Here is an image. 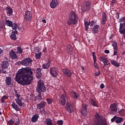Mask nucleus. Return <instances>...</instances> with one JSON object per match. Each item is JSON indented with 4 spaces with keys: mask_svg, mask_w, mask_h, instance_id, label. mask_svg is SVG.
Listing matches in <instances>:
<instances>
[{
    "mask_svg": "<svg viewBox=\"0 0 125 125\" xmlns=\"http://www.w3.org/2000/svg\"><path fill=\"white\" fill-rule=\"evenodd\" d=\"M15 101L17 104H18L20 107H22V106H23V104H24V103L22 102V101H21L20 99H15Z\"/></svg>",
    "mask_w": 125,
    "mask_h": 125,
    "instance_id": "obj_34",
    "label": "nucleus"
},
{
    "mask_svg": "<svg viewBox=\"0 0 125 125\" xmlns=\"http://www.w3.org/2000/svg\"><path fill=\"white\" fill-rule=\"evenodd\" d=\"M38 95L35 97V101H42V93H38Z\"/></svg>",
    "mask_w": 125,
    "mask_h": 125,
    "instance_id": "obj_28",
    "label": "nucleus"
},
{
    "mask_svg": "<svg viewBox=\"0 0 125 125\" xmlns=\"http://www.w3.org/2000/svg\"><path fill=\"white\" fill-rule=\"evenodd\" d=\"M6 26L8 27H12L13 26V22L12 21H9V20H6Z\"/></svg>",
    "mask_w": 125,
    "mask_h": 125,
    "instance_id": "obj_35",
    "label": "nucleus"
},
{
    "mask_svg": "<svg viewBox=\"0 0 125 125\" xmlns=\"http://www.w3.org/2000/svg\"><path fill=\"white\" fill-rule=\"evenodd\" d=\"M69 94L72 98H73V99H75L76 100L80 97V94L79 93H77L73 90L69 92Z\"/></svg>",
    "mask_w": 125,
    "mask_h": 125,
    "instance_id": "obj_16",
    "label": "nucleus"
},
{
    "mask_svg": "<svg viewBox=\"0 0 125 125\" xmlns=\"http://www.w3.org/2000/svg\"><path fill=\"white\" fill-rule=\"evenodd\" d=\"M58 4H59V2H58V0H52L50 3V6L51 8L54 9V8H55V7H57V6H58Z\"/></svg>",
    "mask_w": 125,
    "mask_h": 125,
    "instance_id": "obj_18",
    "label": "nucleus"
},
{
    "mask_svg": "<svg viewBox=\"0 0 125 125\" xmlns=\"http://www.w3.org/2000/svg\"><path fill=\"white\" fill-rule=\"evenodd\" d=\"M1 73L2 72V74H6V70H4L3 69H0Z\"/></svg>",
    "mask_w": 125,
    "mask_h": 125,
    "instance_id": "obj_53",
    "label": "nucleus"
},
{
    "mask_svg": "<svg viewBox=\"0 0 125 125\" xmlns=\"http://www.w3.org/2000/svg\"><path fill=\"white\" fill-rule=\"evenodd\" d=\"M46 101H47L48 104H52V102H53V99L47 98V99H46Z\"/></svg>",
    "mask_w": 125,
    "mask_h": 125,
    "instance_id": "obj_43",
    "label": "nucleus"
},
{
    "mask_svg": "<svg viewBox=\"0 0 125 125\" xmlns=\"http://www.w3.org/2000/svg\"><path fill=\"white\" fill-rule=\"evenodd\" d=\"M100 61L103 62L104 64V63H108V59L104 57L101 56L100 57Z\"/></svg>",
    "mask_w": 125,
    "mask_h": 125,
    "instance_id": "obj_33",
    "label": "nucleus"
},
{
    "mask_svg": "<svg viewBox=\"0 0 125 125\" xmlns=\"http://www.w3.org/2000/svg\"><path fill=\"white\" fill-rule=\"evenodd\" d=\"M120 22L123 23H120L119 27V33L120 34H123L125 35V17L121 18L119 20Z\"/></svg>",
    "mask_w": 125,
    "mask_h": 125,
    "instance_id": "obj_6",
    "label": "nucleus"
},
{
    "mask_svg": "<svg viewBox=\"0 0 125 125\" xmlns=\"http://www.w3.org/2000/svg\"><path fill=\"white\" fill-rule=\"evenodd\" d=\"M94 67L95 68V69H97V70H99V66H98V63L96 62H94Z\"/></svg>",
    "mask_w": 125,
    "mask_h": 125,
    "instance_id": "obj_45",
    "label": "nucleus"
},
{
    "mask_svg": "<svg viewBox=\"0 0 125 125\" xmlns=\"http://www.w3.org/2000/svg\"><path fill=\"white\" fill-rule=\"evenodd\" d=\"M72 49H73V47L70 44H68L66 46V51L67 52H71Z\"/></svg>",
    "mask_w": 125,
    "mask_h": 125,
    "instance_id": "obj_37",
    "label": "nucleus"
},
{
    "mask_svg": "<svg viewBox=\"0 0 125 125\" xmlns=\"http://www.w3.org/2000/svg\"><path fill=\"white\" fill-rule=\"evenodd\" d=\"M99 29V25H95L92 30V33L93 34H97V33H98Z\"/></svg>",
    "mask_w": 125,
    "mask_h": 125,
    "instance_id": "obj_30",
    "label": "nucleus"
},
{
    "mask_svg": "<svg viewBox=\"0 0 125 125\" xmlns=\"http://www.w3.org/2000/svg\"><path fill=\"white\" fill-rule=\"evenodd\" d=\"M17 33H18V32L17 31H16V30H15V31H13V32H12V34H17Z\"/></svg>",
    "mask_w": 125,
    "mask_h": 125,
    "instance_id": "obj_61",
    "label": "nucleus"
},
{
    "mask_svg": "<svg viewBox=\"0 0 125 125\" xmlns=\"http://www.w3.org/2000/svg\"><path fill=\"white\" fill-rule=\"evenodd\" d=\"M12 80L11 79V77H6L5 83L7 85H10L11 84V82Z\"/></svg>",
    "mask_w": 125,
    "mask_h": 125,
    "instance_id": "obj_31",
    "label": "nucleus"
},
{
    "mask_svg": "<svg viewBox=\"0 0 125 125\" xmlns=\"http://www.w3.org/2000/svg\"><path fill=\"white\" fill-rule=\"evenodd\" d=\"M104 87H105V85H104V84L102 83L100 85V88L101 89H103V88H104Z\"/></svg>",
    "mask_w": 125,
    "mask_h": 125,
    "instance_id": "obj_52",
    "label": "nucleus"
},
{
    "mask_svg": "<svg viewBox=\"0 0 125 125\" xmlns=\"http://www.w3.org/2000/svg\"><path fill=\"white\" fill-rule=\"evenodd\" d=\"M111 121L112 123L115 122L116 124H121L122 122H123L124 118L115 116L112 119H111Z\"/></svg>",
    "mask_w": 125,
    "mask_h": 125,
    "instance_id": "obj_14",
    "label": "nucleus"
},
{
    "mask_svg": "<svg viewBox=\"0 0 125 125\" xmlns=\"http://www.w3.org/2000/svg\"><path fill=\"white\" fill-rule=\"evenodd\" d=\"M92 5V3L90 0L84 1L82 6V10L83 12H85V11L90 10Z\"/></svg>",
    "mask_w": 125,
    "mask_h": 125,
    "instance_id": "obj_5",
    "label": "nucleus"
},
{
    "mask_svg": "<svg viewBox=\"0 0 125 125\" xmlns=\"http://www.w3.org/2000/svg\"><path fill=\"white\" fill-rule=\"evenodd\" d=\"M9 55L12 60H15V59H18V56H17L16 53L13 50H11L10 51Z\"/></svg>",
    "mask_w": 125,
    "mask_h": 125,
    "instance_id": "obj_17",
    "label": "nucleus"
},
{
    "mask_svg": "<svg viewBox=\"0 0 125 125\" xmlns=\"http://www.w3.org/2000/svg\"><path fill=\"white\" fill-rule=\"evenodd\" d=\"M90 25H91V26H94V21H92L91 22H90Z\"/></svg>",
    "mask_w": 125,
    "mask_h": 125,
    "instance_id": "obj_59",
    "label": "nucleus"
},
{
    "mask_svg": "<svg viewBox=\"0 0 125 125\" xmlns=\"http://www.w3.org/2000/svg\"><path fill=\"white\" fill-rule=\"evenodd\" d=\"M104 66H103V68H104L105 66H108V65H110V63H104Z\"/></svg>",
    "mask_w": 125,
    "mask_h": 125,
    "instance_id": "obj_60",
    "label": "nucleus"
},
{
    "mask_svg": "<svg viewBox=\"0 0 125 125\" xmlns=\"http://www.w3.org/2000/svg\"><path fill=\"white\" fill-rule=\"evenodd\" d=\"M33 16L32 15V13L30 11H25V15H24V20L26 22H31L32 21V18Z\"/></svg>",
    "mask_w": 125,
    "mask_h": 125,
    "instance_id": "obj_9",
    "label": "nucleus"
},
{
    "mask_svg": "<svg viewBox=\"0 0 125 125\" xmlns=\"http://www.w3.org/2000/svg\"><path fill=\"white\" fill-rule=\"evenodd\" d=\"M9 66V62L8 61H3L1 63L0 67L2 69H7Z\"/></svg>",
    "mask_w": 125,
    "mask_h": 125,
    "instance_id": "obj_20",
    "label": "nucleus"
},
{
    "mask_svg": "<svg viewBox=\"0 0 125 125\" xmlns=\"http://www.w3.org/2000/svg\"><path fill=\"white\" fill-rule=\"evenodd\" d=\"M17 51L20 54H22V53L23 52V51L22 50V49H21V47L18 46L17 48Z\"/></svg>",
    "mask_w": 125,
    "mask_h": 125,
    "instance_id": "obj_46",
    "label": "nucleus"
},
{
    "mask_svg": "<svg viewBox=\"0 0 125 125\" xmlns=\"http://www.w3.org/2000/svg\"><path fill=\"white\" fill-rule=\"evenodd\" d=\"M79 21V16L76 12L74 11H71L69 12V14L68 16V19L67 21V23L69 26L71 25H76V24H78V22Z\"/></svg>",
    "mask_w": 125,
    "mask_h": 125,
    "instance_id": "obj_2",
    "label": "nucleus"
},
{
    "mask_svg": "<svg viewBox=\"0 0 125 125\" xmlns=\"http://www.w3.org/2000/svg\"><path fill=\"white\" fill-rule=\"evenodd\" d=\"M89 102L90 104L94 107H97L98 108L99 105H98V102L95 101L93 99L90 98L89 99Z\"/></svg>",
    "mask_w": 125,
    "mask_h": 125,
    "instance_id": "obj_22",
    "label": "nucleus"
},
{
    "mask_svg": "<svg viewBox=\"0 0 125 125\" xmlns=\"http://www.w3.org/2000/svg\"><path fill=\"white\" fill-rule=\"evenodd\" d=\"M98 70V72L96 71L95 72V77H98V76H100V74H101V72H100V70L99 69Z\"/></svg>",
    "mask_w": 125,
    "mask_h": 125,
    "instance_id": "obj_47",
    "label": "nucleus"
},
{
    "mask_svg": "<svg viewBox=\"0 0 125 125\" xmlns=\"http://www.w3.org/2000/svg\"><path fill=\"white\" fill-rule=\"evenodd\" d=\"M33 77V71L29 67L22 68L19 69L16 75L15 80L20 84L28 85L31 84Z\"/></svg>",
    "mask_w": 125,
    "mask_h": 125,
    "instance_id": "obj_1",
    "label": "nucleus"
},
{
    "mask_svg": "<svg viewBox=\"0 0 125 125\" xmlns=\"http://www.w3.org/2000/svg\"><path fill=\"white\" fill-rule=\"evenodd\" d=\"M16 125H20V121H19V119L18 120V121L15 123Z\"/></svg>",
    "mask_w": 125,
    "mask_h": 125,
    "instance_id": "obj_55",
    "label": "nucleus"
},
{
    "mask_svg": "<svg viewBox=\"0 0 125 125\" xmlns=\"http://www.w3.org/2000/svg\"><path fill=\"white\" fill-rule=\"evenodd\" d=\"M15 96H16L17 98H18L17 99H19L20 98V95L19 94H15Z\"/></svg>",
    "mask_w": 125,
    "mask_h": 125,
    "instance_id": "obj_58",
    "label": "nucleus"
},
{
    "mask_svg": "<svg viewBox=\"0 0 125 125\" xmlns=\"http://www.w3.org/2000/svg\"><path fill=\"white\" fill-rule=\"evenodd\" d=\"M10 38L12 41H16V40H17L16 35L13 33L10 36Z\"/></svg>",
    "mask_w": 125,
    "mask_h": 125,
    "instance_id": "obj_39",
    "label": "nucleus"
},
{
    "mask_svg": "<svg viewBox=\"0 0 125 125\" xmlns=\"http://www.w3.org/2000/svg\"><path fill=\"white\" fill-rule=\"evenodd\" d=\"M50 64H51V62L48 60V62L45 63H43L42 65V68L44 69H49V67H50Z\"/></svg>",
    "mask_w": 125,
    "mask_h": 125,
    "instance_id": "obj_25",
    "label": "nucleus"
},
{
    "mask_svg": "<svg viewBox=\"0 0 125 125\" xmlns=\"http://www.w3.org/2000/svg\"><path fill=\"white\" fill-rule=\"evenodd\" d=\"M11 106L12 108H13V109H14L17 112L20 111V108H19V106H18L16 103H13Z\"/></svg>",
    "mask_w": 125,
    "mask_h": 125,
    "instance_id": "obj_29",
    "label": "nucleus"
},
{
    "mask_svg": "<svg viewBox=\"0 0 125 125\" xmlns=\"http://www.w3.org/2000/svg\"><path fill=\"white\" fill-rule=\"evenodd\" d=\"M42 68L39 67L36 69V77L37 79L42 78Z\"/></svg>",
    "mask_w": 125,
    "mask_h": 125,
    "instance_id": "obj_21",
    "label": "nucleus"
},
{
    "mask_svg": "<svg viewBox=\"0 0 125 125\" xmlns=\"http://www.w3.org/2000/svg\"><path fill=\"white\" fill-rule=\"evenodd\" d=\"M65 109L68 113H73L74 112V107L70 103H67Z\"/></svg>",
    "mask_w": 125,
    "mask_h": 125,
    "instance_id": "obj_15",
    "label": "nucleus"
},
{
    "mask_svg": "<svg viewBox=\"0 0 125 125\" xmlns=\"http://www.w3.org/2000/svg\"><path fill=\"white\" fill-rule=\"evenodd\" d=\"M81 114L83 117H87V105L86 104H82Z\"/></svg>",
    "mask_w": 125,
    "mask_h": 125,
    "instance_id": "obj_10",
    "label": "nucleus"
},
{
    "mask_svg": "<svg viewBox=\"0 0 125 125\" xmlns=\"http://www.w3.org/2000/svg\"><path fill=\"white\" fill-rule=\"evenodd\" d=\"M110 63H111V64L113 65V66H115V67H117V68H119V67H120V63H119L118 62L114 60H111Z\"/></svg>",
    "mask_w": 125,
    "mask_h": 125,
    "instance_id": "obj_32",
    "label": "nucleus"
},
{
    "mask_svg": "<svg viewBox=\"0 0 125 125\" xmlns=\"http://www.w3.org/2000/svg\"><path fill=\"white\" fill-rule=\"evenodd\" d=\"M39 118H40L39 114H35L31 118V122H32V123H36L38 122Z\"/></svg>",
    "mask_w": 125,
    "mask_h": 125,
    "instance_id": "obj_27",
    "label": "nucleus"
},
{
    "mask_svg": "<svg viewBox=\"0 0 125 125\" xmlns=\"http://www.w3.org/2000/svg\"><path fill=\"white\" fill-rule=\"evenodd\" d=\"M17 64H18V65H20L21 64V65H23V63L22 62V61H19V62H17Z\"/></svg>",
    "mask_w": 125,
    "mask_h": 125,
    "instance_id": "obj_56",
    "label": "nucleus"
},
{
    "mask_svg": "<svg viewBox=\"0 0 125 125\" xmlns=\"http://www.w3.org/2000/svg\"><path fill=\"white\" fill-rule=\"evenodd\" d=\"M104 53H106V54H109V53H110V51L109 50H104Z\"/></svg>",
    "mask_w": 125,
    "mask_h": 125,
    "instance_id": "obj_57",
    "label": "nucleus"
},
{
    "mask_svg": "<svg viewBox=\"0 0 125 125\" xmlns=\"http://www.w3.org/2000/svg\"><path fill=\"white\" fill-rule=\"evenodd\" d=\"M46 52V48H44L43 49V52Z\"/></svg>",
    "mask_w": 125,
    "mask_h": 125,
    "instance_id": "obj_64",
    "label": "nucleus"
},
{
    "mask_svg": "<svg viewBox=\"0 0 125 125\" xmlns=\"http://www.w3.org/2000/svg\"><path fill=\"white\" fill-rule=\"evenodd\" d=\"M46 105V102L44 101H42L40 103L38 104L37 109H38V110H41V109H42V108H44Z\"/></svg>",
    "mask_w": 125,
    "mask_h": 125,
    "instance_id": "obj_23",
    "label": "nucleus"
},
{
    "mask_svg": "<svg viewBox=\"0 0 125 125\" xmlns=\"http://www.w3.org/2000/svg\"><path fill=\"white\" fill-rule=\"evenodd\" d=\"M115 18H116V19H120V14L119 13L117 14Z\"/></svg>",
    "mask_w": 125,
    "mask_h": 125,
    "instance_id": "obj_54",
    "label": "nucleus"
},
{
    "mask_svg": "<svg viewBox=\"0 0 125 125\" xmlns=\"http://www.w3.org/2000/svg\"><path fill=\"white\" fill-rule=\"evenodd\" d=\"M45 124L47 125H53V123H52V120H51L50 118L46 119Z\"/></svg>",
    "mask_w": 125,
    "mask_h": 125,
    "instance_id": "obj_36",
    "label": "nucleus"
},
{
    "mask_svg": "<svg viewBox=\"0 0 125 125\" xmlns=\"http://www.w3.org/2000/svg\"><path fill=\"white\" fill-rule=\"evenodd\" d=\"M6 13L8 16H11L12 13H13V11L10 7H7L5 9Z\"/></svg>",
    "mask_w": 125,
    "mask_h": 125,
    "instance_id": "obj_26",
    "label": "nucleus"
},
{
    "mask_svg": "<svg viewBox=\"0 0 125 125\" xmlns=\"http://www.w3.org/2000/svg\"><path fill=\"white\" fill-rule=\"evenodd\" d=\"M109 110L111 114L116 115L118 112V105H117L116 103L111 104L110 105Z\"/></svg>",
    "mask_w": 125,
    "mask_h": 125,
    "instance_id": "obj_8",
    "label": "nucleus"
},
{
    "mask_svg": "<svg viewBox=\"0 0 125 125\" xmlns=\"http://www.w3.org/2000/svg\"><path fill=\"white\" fill-rule=\"evenodd\" d=\"M112 46L113 47V56H115L118 54V50L119 49V47H118V42L116 41H114Z\"/></svg>",
    "mask_w": 125,
    "mask_h": 125,
    "instance_id": "obj_12",
    "label": "nucleus"
},
{
    "mask_svg": "<svg viewBox=\"0 0 125 125\" xmlns=\"http://www.w3.org/2000/svg\"><path fill=\"white\" fill-rule=\"evenodd\" d=\"M32 62H33V60L31 58H26L22 61V65L25 67H28Z\"/></svg>",
    "mask_w": 125,
    "mask_h": 125,
    "instance_id": "obj_13",
    "label": "nucleus"
},
{
    "mask_svg": "<svg viewBox=\"0 0 125 125\" xmlns=\"http://www.w3.org/2000/svg\"><path fill=\"white\" fill-rule=\"evenodd\" d=\"M6 99H8V96H7V95L3 96L1 99V102H2V103H5L4 100Z\"/></svg>",
    "mask_w": 125,
    "mask_h": 125,
    "instance_id": "obj_41",
    "label": "nucleus"
},
{
    "mask_svg": "<svg viewBox=\"0 0 125 125\" xmlns=\"http://www.w3.org/2000/svg\"><path fill=\"white\" fill-rule=\"evenodd\" d=\"M118 113H119L121 116H125V109H122L120 110L119 111H118Z\"/></svg>",
    "mask_w": 125,
    "mask_h": 125,
    "instance_id": "obj_42",
    "label": "nucleus"
},
{
    "mask_svg": "<svg viewBox=\"0 0 125 125\" xmlns=\"http://www.w3.org/2000/svg\"><path fill=\"white\" fill-rule=\"evenodd\" d=\"M107 21V15L106 13L103 12V16L102 17V25H105L106 21Z\"/></svg>",
    "mask_w": 125,
    "mask_h": 125,
    "instance_id": "obj_24",
    "label": "nucleus"
},
{
    "mask_svg": "<svg viewBox=\"0 0 125 125\" xmlns=\"http://www.w3.org/2000/svg\"><path fill=\"white\" fill-rule=\"evenodd\" d=\"M84 24L85 25V31H87V30H88L89 26L90 25V22H88L87 21H85Z\"/></svg>",
    "mask_w": 125,
    "mask_h": 125,
    "instance_id": "obj_38",
    "label": "nucleus"
},
{
    "mask_svg": "<svg viewBox=\"0 0 125 125\" xmlns=\"http://www.w3.org/2000/svg\"><path fill=\"white\" fill-rule=\"evenodd\" d=\"M50 75L52 78H57V76H58V68L55 66L50 68Z\"/></svg>",
    "mask_w": 125,
    "mask_h": 125,
    "instance_id": "obj_7",
    "label": "nucleus"
},
{
    "mask_svg": "<svg viewBox=\"0 0 125 125\" xmlns=\"http://www.w3.org/2000/svg\"><path fill=\"white\" fill-rule=\"evenodd\" d=\"M117 2V0H112L110 2V4L113 6L115 3Z\"/></svg>",
    "mask_w": 125,
    "mask_h": 125,
    "instance_id": "obj_51",
    "label": "nucleus"
},
{
    "mask_svg": "<svg viewBox=\"0 0 125 125\" xmlns=\"http://www.w3.org/2000/svg\"><path fill=\"white\" fill-rule=\"evenodd\" d=\"M66 93L62 94L59 99V104L62 106H64L66 104Z\"/></svg>",
    "mask_w": 125,
    "mask_h": 125,
    "instance_id": "obj_11",
    "label": "nucleus"
},
{
    "mask_svg": "<svg viewBox=\"0 0 125 125\" xmlns=\"http://www.w3.org/2000/svg\"><path fill=\"white\" fill-rule=\"evenodd\" d=\"M7 124L8 125H13L14 124V121H13V120H10L9 121H8Z\"/></svg>",
    "mask_w": 125,
    "mask_h": 125,
    "instance_id": "obj_48",
    "label": "nucleus"
},
{
    "mask_svg": "<svg viewBox=\"0 0 125 125\" xmlns=\"http://www.w3.org/2000/svg\"><path fill=\"white\" fill-rule=\"evenodd\" d=\"M41 57H42V52H39V53H35L36 59H41Z\"/></svg>",
    "mask_w": 125,
    "mask_h": 125,
    "instance_id": "obj_40",
    "label": "nucleus"
},
{
    "mask_svg": "<svg viewBox=\"0 0 125 125\" xmlns=\"http://www.w3.org/2000/svg\"><path fill=\"white\" fill-rule=\"evenodd\" d=\"M94 125H107V121L101 118L99 113H96L94 118Z\"/></svg>",
    "mask_w": 125,
    "mask_h": 125,
    "instance_id": "obj_3",
    "label": "nucleus"
},
{
    "mask_svg": "<svg viewBox=\"0 0 125 125\" xmlns=\"http://www.w3.org/2000/svg\"><path fill=\"white\" fill-rule=\"evenodd\" d=\"M11 27H12L13 30H16V29L17 28V24L15 23H13V26Z\"/></svg>",
    "mask_w": 125,
    "mask_h": 125,
    "instance_id": "obj_49",
    "label": "nucleus"
},
{
    "mask_svg": "<svg viewBox=\"0 0 125 125\" xmlns=\"http://www.w3.org/2000/svg\"><path fill=\"white\" fill-rule=\"evenodd\" d=\"M36 92L38 93H44L46 92V87L43 83V81L40 80L38 82L37 86L36 87Z\"/></svg>",
    "mask_w": 125,
    "mask_h": 125,
    "instance_id": "obj_4",
    "label": "nucleus"
},
{
    "mask_svg": "<svg viewBox=\"0 0 125 125\" xmlns=\"http://www.w3.org/2000/svg\"><path fill=\"white\" fill-rule=\"evenodd\" d=\"M3 28V26L2 25V24H0V30H1V29Z\"/></svg>",
    "mask_w": 125,
    "mask_h": 125,
    "instance_id": "obj_62",
    "label": "nucleus"
},
{
    "mask_svg": "<svg viewBox=\"0 0 125 125\" xmlns=\"http://www.w3.org/2000/svg\"><path fill=\"white\" fill-rule=\"evenodd\" d=\"M63 74L66 77H68V78H70V77H72V72L71 71L67 68L63 69L62 70Z\"/></svg>",
    "mask_w": 125,
    "mask_h": 125,
    "instance_id": "obj_19",
    "label": "nucleus"
},
{
    "mask_svg": "<svg viewBox=\"0 0 125 125\" xmlns=\"http://www.w3.org/2000/svg\"><path fill=\"white\" fill-rule=\"evenodd\" d=\"M42 22H43V23H46V20L45 19H43L42 20Z\"/></svg>",
    "mask_w": 125,
    "mask_h": 125,
    "instance_id": "obj_63",
    "label": "nucleus"
},
{
    "mask_svg": "<svg viewBox=\"0 0 125 125\" xmlns=\"http://www.w3.org/2000/svg\"><path fill=\"white\" fill-rule=\"evenodd\" d=\"M63 120H58L57 122V125H63Z\"/></svg>",
    "mask_w": 125,
    "mask_h": 125,
    "instance_id": "obj_50",
    "label": "nucleus"
},
{
    "mask_svg": "<svg viewBox=\"0 0 125 125\" xmlns=\"http://www.w3.org/2000/svg\"><path fill=\"white\" fill-rule=\"evenodd\" d=\"M92 56H93V59L94 62L97 61V59L96 58V55H95V52H93L92 53Z\"/></svg>",
    "mask_w": 125,
    "mask_h": 125,
    "instance_id": "obj_44",
    "label": "nucleus"
}]
</instances>
